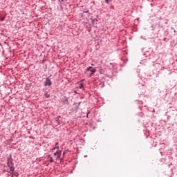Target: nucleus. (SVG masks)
I'll return each mask as SVG.
<instances>
[{
  "mask_svg": "<svg viewBox=\"0 0 177 177\" xmlns=\"http://www.w3.org/2000/svg\"><path fill=\"white\" fill-rule=\"evenodd\" d=\"M7 165L8 167L15 165V163H13V158H12V154H10L9 157H7Z\"/></svg>",
  "mask_w": 177,
  "mask_h": 177,
  "instance_id": "obj_1",
  "label": "nucleus"
},
{
  "mask_svg": "<svg viewBox=\"0 0 177 177\" xmlns=\"http://www.w3.org/2000/svg\"><path fill=\"white\" fill-rule=\"evenodd\" d=\"M50 85H52V80L49 77H46L44 82V86H50Z\"/></svg>",
  "mask_w": 177,
  "mask_h": 177,
  "instance_id": "obj_2",
  "label": "nucleus"
},
{
  "mask_svg": "<svg viewBox=\"0 0 177 177\" xmlns=\"http://www.w3.org/2000/svg\"><path fill=\"white\" fill-rule=\"evenodd\" d=\"M10 168V171H8V174H10V175H11V174H13V172L15 171V166H9L8 167Z\"/></svg>",
  "mask_w": 177,
  "mask_h": 177,
  "instance_id": "obj_3",
  "label": "nucleus"
},
{
  "mask_svg": "<svg viewBox=\"0 0 177 177\" xmlns=\"http://www.w3.org/2000/svg\"><path fill=\"white\" fill-rule=\"evenodd\" d=\"M64 99L63 100L62 102H63L64 104H67V106H68V104H70L68 103V97H66V96H64Z\"/></svg>",
  "mask_w": 177,
  "mask_h": 177,
  "instance_id": "obj_4",
  "label": "nucleus"
},
{
  "mask_svg": "<svg viewBox=\"0 0 177 177\" xmlns=\"http://www.w3.org/2000/svg\"><path fill=\"white\" fill-rule=\"evenodd\" d=\"M73 106H74V111H75V113H77V111H78V109H80V106H78V105H77V102L73 103Z\"/></svg>",
  "mask_w": 177,
  "mask_h": 177,
  "instance_id": "obj_5",
  "label": "nucleus"
},
{
  "mask_svg": "<svg viewBox=\"0 0 177 177\" xmlns=\"http://www.w3.org/2000/svg\"><path fill=\"white\" fill-rule=\"evenodd\" d=\"M60 115H58L57 118H55V122L57 124V125H60Z\"/></svg>",
  "mask_w": 177,
  "mask_h": 177,
  "instance_id": "obj_6",
  "label": "nucleus"
},
{
  "mask_svg": "<svg viewBox=\"0 0 177 177\" xmlns=\"http://www.w3.org/2000/svg\"><path fill=\"white\" fill-rule=\"evenodd\" d=\"M95 73H96V68H93V69L91 70V73L89 75V77H92V75H93V74H95Z\"/></svg>",
  "mask_w": 177,
  "mask_h": 177,
  "instance_id": "obj_7",
  "label": "nucleus"
},
{
  "mask_svg": "<svg viewBox=\"0 0 177 177\" xmlns=\"http://www.w3.org/2000/svg\"><path fill=\"white\" fill-rule=\"evenodd\" d=\"M11 175H12V176L19 177V172L14 171L12 174H11Z\"/></svg>",
  "mask_w": 177,
  "mask_h": 177,
  "instance_id": "obj_8",
  "label": "nucleus"
},
{
  "mask_svg": "<svg viewBox=\"0 0 177 177\" xmlns=\"http://www.w3.org/2000/svg\"><path fill=\"white\" fill-rule=\"evenodd\" d=\"M44 96L47 98L49 99V97H50V94L48 93V92H46L44 93Z\"/></svg>",
  "mask_w": 177,
  "mask_h": 177,
  "instance_id": "obj_9",
  "label": "nucleus"
},
{
  "mask_svg": "<svg viewBox=\"0 0 177 177\" xmlns=\"http://www.w3.org/2000/svg\"><path fill=\"white\" fill-rule=\"evenodd\" d=\"M48 158H50L49 162H50V163L53 162L54 160H53V157H52V156L48 155Z\"/></svg>",
  "mask_w": 177,
  "mask_h": 177,
  "instance_id": "obj_10",
  "label": "nucleus"
},
{
  "mask_svg": "<svg viewBox=\"0 0 177 177\" xmlns=\"http://www.w3.org/2000/svg\"><path fill=\"white\" fill-rule=\"evenodd\" d=\"M89 114H91V111H88L86 113V118H89Z\"/></svg>",
  "mask_w": 177,
  "mask_h": 177,
  "instance_id": "obj_11",
  "label": "nucleus"
},
{
  "mask_svg": "<svg viewBox=\"0 0 177 177\" xmlns=\"http://www.w3.org/2000/svg\"><path fill=\"white\" fill-rule=\"evenodd\" d=\"M91 68L92 66H88V68H86V71H90Z\"/></svg>",
  "mask_w": 177,
  "mask_h": 177,
  "instance_id": "obj_12",
  "label": "nucleus"
},
{
  "mask_svg": "<svg viewBox=\"0 0 177 177\" xmlns=\"http://www.w3.org/2000/svg\"><path fill=\"white\" fill-rule=\"evenodd\" d=\"M79 88H80V89H82V88H84V84H80Z\"/></svg>",
  "mask_w": 177,
  "mask_h": 177,
  "instance_id": "obj_13",
  "label": "nucleus"
},
{
  "mask_svg": "<svg viewBox=\"0 0 177 177\" xmlns=\"http://www.w3.org/2000/svg\"><path fill=\"white\" fill-rule=\"evenodd\" d=\"M56 153H57V154H62V151L58 149V150H57Z\"/></svg>",
  "mask_w": 177,
  "mask_h": 177,
  "instance_id": "obj_14",
  "label": "nucleus"
},
{
  "mask_svg": "<svg viewBox=\"0 0 177 177\" xmlns=\"http://www.w3.org/2000/svg\"><path fill=\"white\" fill-rule=\"evenodd\" d=\"M57 158L58 160H60V157H62V154H57Z\"/></svg>",
  "mask_w": 177,
  "mask_h": 177,
  "instance_id": "obj_15",
  "label": "nucleus"
},
{
  "mask_svg": "<svg viewBox=\"0 0 177 177\" xmlns=\"http://www.w3.org/2000/svg\"><path fill=\"white\" fill-rule=\"evenodd\" d=\"M83 12L84 13H89V10H84Z\"/></svg>",
  "mask_w": 177,
  "mask_h": 177,
  "instance_id": "obj_16",
  "label": "nucleus"
},
{
  "mask_svg": "<svg viewBox=\"0 0 177 177\" xmlns=\"http://www.w3.org/2000/svg\"><path fill=\"white\" fill-rule=\"evenodd\" d=\"M81 102H77V106H78L80 107V106H81Z\"/></svg>",
  "mask_w": 177,
  "mask_h": 177,
  "instance_id": "obj_17",
  "label": "nucleus"
},
{
  "mask_svg": "<svg viewBox=\"0 0 177 177\" xmlns=\"http://www.w3.org/2000/svg\"><path fill=\"white\" fill-rule=\"evenodd\" d=\"M56 149H59V146L54 147L53 150H56Z\"/></svg>",
  "mask_w": 177,
  "mask_h": 177,
  "instance_id": "obj_18",
  "label": "nucleus"
},
{
  "mask_svg": "<svg viewBox=\"0 0 177 177\" xmlns=\"http://www.w3.org/2000/svg\"><path fill=\"white\" fill-rule=\"evenodd\" d=\"M1 21H3V20H5V17H1Z\"/></svg>",
  "mask_w": 177,
  "mask_h": 177,
  "instance_id": "obj_19",
  "label": "nucleus"
},
{
  "mask_svg": "<svg viewBox=\"0 0 177 177\" xmlns=\"http://www.w3.org/2000/svg\"><path fill=\"white\" fill-rule=\"evenodd\" d=\"M58 145H59V142H55V147H57Z\"/></svg>",
  "mask_w": 177,
  "mask_h": 177,
  "instance_id": "obj_20",
  "label": "nucleus"
},
{
  "mask_svg": "<svg viewBox=\"0 0 177 177\" xmlns=\"http://www.w3.org/2000/svg\"><path fill=\"white\" fill-rule=\"evenodd\" d=\"M106 3H109V0H105Z\"/></svg>",
  "mask_w": 177,
  "mask_h": 177,
  "instance_id": "obj_21",
  "label": "nucleus"
},
{
  "mask_svg": "<svg viewBox=\"0 0 177 177\" xmlns=\"http://www.w3.org/2000/svg\"><path fill=\"white\" fill-rule=\"evenodd\" d=\"M54 156H57V152H55V153H54Z\"/></svg>",
  "mask_w": 177,
  "mask_h": 177,
  "instance_id": "obj_22",
  "label": "nucleus"
},
{
  "mask_svg": "<svg viewBox=\"0 0 177 177\" xmlns=\"http://www.w3.org/2000/svg\"><path fill=\"white\" fill-rule=\"evenodd\" d=\"M111 9H114V6H111Z\"/></svg>",
  "mask_w": 177,
  "mask_h": 177,
  "instance_id": "obj_23",
  "label": "nucleus"
},
{
  "mask_svg": "<svg viewBox=\"0 0 177 177\" xmlns=\"http://www.w3.org/2000/svg\"><path fill=\"white\" fill-rule=\"evenodd\" d=\"M15 176H13V174H11V177H14Z\"/></svg>",
  "mask_w": 177,
  "mask_h": 177,
  "instance_id": "obj_24",
  "label": "nucleus"
},
{
  "mask_svg": "<svg viewBox=\"0 0 177 177\" xmlns=\"http://www.w3.org/2000/svg\"><path fill=\"white\" fill-rule=\"evenodd\" d=\"M174 32H176V30H174Z\"/></svg>",
  "mask_w": 177,
  "mask_h": 177,
  "instance_id": "obj_25",
  "label": "nucleus"
},
{
  "mask_svg": "<svg viewBox=\"0 0 177 177\" xmlns=\"http://www.w3.org/2000/svg\"><path fill=\"white\" fill-rule=\"evenodd\" d=\"M74 92H75V93H77V91H75Z\"/></svg>",
  "mask_w": 177,
  "mask_h": 177,
  "instance_id": "obj_26",
  "label": "nucleus"
},
{
  "mask_svg": "<svg viewBox=\"0 0 177 177\" xmlns=\"http://www.w3.org/2000/svg\"><path fill=\"white\" fill-rule=\"evenodd\" d=\"M165 24H168V22H165Z\"/></svg>",
  "mask_w": 177,
  "mask_h": 177,
  "instance_id": "obj_27",
  "label": "nucleus"
},
{
  "mask_svg": "<svg viewBox=\"0 0 177 177\" xmlns=\"http://www.w3.org/2000/svg\"><path fill=\"white\" fill-rule=\"evenodd\" d=\"M63 154H66V152H64Z\"/></svg>",
  "mask_w": 177,
  "mask_h": 177,
  "instance_id": "obj_28",
  "label": "nucleus"
}]
</instances>
